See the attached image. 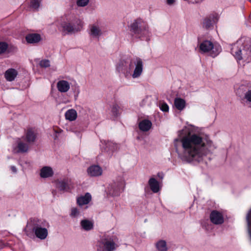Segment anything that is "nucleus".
<instances>
[{
  "label": "nucleus",
  "mask_w": 251,
  "mask_h": 251,
  "mask_svg": "<svg viewBox=\"0 0 251 251\" xmlns=\"http://www.w3.org/2000/svg\"><path fill=\"white\" fill-rule=\"evenodd\" d=\"M81 226L85 230H90L93 229L94 226L93 223L88 220H83L80 222Z\"/></svg>",
  "instance_id": "412c9836"
},
{
  "label": "nucleus",
  "mask_w": 251,
  "mask_h": 251,
  "mask_svg": "<svg viewBox=\"0 0 251 251\" xmlns=\"http://www.w3.org/2000/svg\"><path fill=\"white\" fill-rule=\"evenodd\" d=\"M11 169L12 171L14 173H16L17 172V169L14 166H11Z\"/></svg>",
  "instance_id": "c9c22d12"
},
{
  "label": "nucleus",
  "mask_w": 251,
  "mask_h": 251,
  "mask_svg": "<svg viewBox=\"0 0 251 251\" xmlns=\"http://www.w3.org/2000/svg\"><path fill=\"white\" fill-rule=\"evenodd\" d=\"M135 64V68L132 75L133 78L138 77L143 71V65L142 61L140 58H137Z\"/></svg>",
  "instance_id": "9d476101"
},
{
  "label": "nucleus",
  "mask_w": 251,
  "mask_h": 251,
  "mask_svg": "<svg viewBox=\"0 0 251 251\" xmlns=\"http://www.w3.org/2000/svg\"><path fill=\"white\" fill-rule=\"evenodd\" d=\"M151 126V123L149 120H143L139 123L140 129L144 131L149 130Z\"/></svg>",
  "instance_id": "4be33fe9"
},
{
  "label": "nucleus",
  "mask_w": 251,
  "mask_h": 251,
  "mask_svg": "<svg viewBox=\"0 0 251 251\" xmlns=\"http://www.w3.org/2000/svg\"><path fill=\"white\" fill-rule=\"evenodd\" d=\"M57 188L60 191H68L72 188V182L70 179H64L57 184Z\"/></svg>",
  "instance_id": "9b49d317"
},
{
  "label": "nucleus",
  "mask_w": 251,
  "mask_h": 251,
  "mask_svg": "<svg viewBox=\"0 0 251 251\" xmlns=\"http://www.w3.org/2000/svg\"><path fill=\"white\" fill-rule=\"evenodd\" d=\"M212 21L209 18H205L203 21V27L208 29L210 28L212 25Z\"/></svg>",
  "instance_id": "a878e982"
},
{
  "label": "nucleus",
  "mask_w": 251,
  "mask_h": 251,
  "mask_svg": "<svg viewBox=\"0 0 251 251\" xmlns=\"http://www.w3.org/2000/svg\"><path fill=\"white\" fill-rule=\"evenodd\" d=\"M25 39L28 43H36L40 41L41 36L39 34H29L25 37Z\"/></svg>",
  "instance_id": "2eb2a0df"
},
{
  "label": "nucleus",
  "mask_w": 251,
  "mask_h": 251,
  "mask_svg": "<svg viewBox=\"0 0 251 251\" xmlns=\"http://www.w3.org/2000/svg\"><path fill=\"white\" fill-rule=\"evenodd\" d=\"M18 75V72L14 69H8L4 74L5 79L8 81H12L15 79Z\"/></svg>",
  "instance_id": "ddd939ff"
},
{
  "label": "nucleus",
  "mask_w": 251,
  "mask_h": 251,
  "mask_svg": "<svg viewBox=\"0 0 251 251\" xmlns=\"http://www.w3.org/2000/svg\"><path fill=\"white\" fill-rule=\"evenodd\" d=\"M147 26V25L142 20L137 19L130 25V31L139 35L143 30L146 29Z\"/></svg>",
  "instance_id": "0eeeda50"
},
{
  "label": "nucleus",
  "mask_w": 251,
  "mask_h": 251,
  "mask_svg": "<svg viewBox=\"0 0 251 251\" xmlns=\"http://www.w3.org/2000/svg\"><path fill=\"white\" fill-rule=\"evenodd\" d=\"M90 34L95 37H97L101 34V31L100 28L95 25L90 26Z\"/></svg>",
  "instance_id": "b1692460"
},
{
  "label": "nucleus",
  "mask_w": 251,
  "mask_h": 251,
  "mask_svg": "<svg viewBox=\"0 0 251 251\" xmlns=\"http://www.w3.org/2000/svg\"><path fill=\"white\" fill-rule=\"evenodd\" d=\"M91 200V195L87 193L84 196L79 197L77 199V203L79 205L88 204Z\"/></svg>",
  "instance_id": "dca6fc26"
},
{
  "label": "nucleus",
  "mask_w": 251,
  "mask_h": 251,
  "mask_svg": "<svg viewBox=\"0 0 251 251\" xmlns=\"http://www.w3.org/2000/svg\"><path fill=\"white\" fill-rule=\"evenodd\" d=\"M251 2V0H249Z\"/></svg>",
  "instance_id": "58836bf2"
},
{
  "label": "nucleus",
  "mask_w": 251,
  "mask_h": 251,
  "mask_svg": "<svg viewBox=\"0 0 251 251\" xmlns=\"http://www.w3.org/2000/svg\"><path fill=\"white\" fill-rule=\"evenodd\" d=\"M211 143H211V141H210L209 142H208V143H207V144H209V146H211Z\"/></svg>",
  "instance_id": "e433bc0d"
},
{
  "label": "nucleus",
  "mask_w": 251,
  "mask_h": 251,
  "mask_svg": "<svg viewBox=\"0 0 251 251\" xmlns=\"http://www.w3.org/2000/svg\"><path fill=\"white\" fill-rule=\"evenodd\" d=\"M77 117L76 111L74 109H70L66 111L65 113V118L70 121L75 120Z\"/></svg>",
  "instance_id": "aec40b11"
},
{
  "label": "nucleus",
  "mask_w": 251,
  "mask_h": 251,
  "mask_svg": "<svg viewBox=\"0 0 251 251\" xmlns=\"http://www.w3.org/2000/svg\"><path fill=\"white\" fill-rule=\"evenodd\" d=\"M8 48V45L4 42H0V54L4 53Z\"/></svg>",
  "instance_id": "cd10ccee"
},
{
  "label": "nucleus",
  "mask_w": 251,
  "mask_h": 251,
  "mask_svg": "<svg viewBox=\"0 0 251 251\" xmlns=\"http://www.w3.org/2000/svg\"><path fill=\"white\" fill-rule=\"evenodd\" d=\"M149 184L151 189L154 193H157L159 191L158 182L154 178H151L149 181Z\"/></svg>",
  "instance_id": "a211bd4d"
},
{
  "label": "nucleus",
  "mask_w": 251,
  "mask_h": 251,
  "mask_svg": "<svg viewBox=\"0 0 251 251\" xmlns=\"http://www.w3.org/2000/svg\"><path fill=\"white\" fill-rule=\"evenodd\" d=\"M28 225L31 226L33 231L37 238L41 240H44L48 236V229L46 228L42 227L44 225V222L41 220L36 218L31 219Z\"/></svg>",
  "instance_id": "7ed1b4c3"
},
{
  "label": "nucleus",
  "mask_w": 251,
  "mask_h": 251,
  "mask_svg": "<svg viewBox=\"0 0 251 251\" xmlns=\"http://www.w3.org/2000/svg\"><path fill=\"white\" fill-rule=\"evenodd\" d=\"M119 110V106L117 105H114L112 108V112L113 114L116 115L117 114V112Z\"/></svg>",
  "instance_id": "473e14b6"
},
{
  "label": "nucleus",
  "mask_w": 251,
  "mask_h": 251,
  "mask_svg": "<svg viewBox=\"0 0 251 251\" xmlns=\"http://www.w3.org/2000/svg\"><path fill=\"white\" fill-rule=\"evenodd\" d=\"M211 222L215 225H220L224 223V217L221 213L216 210H213L210 215Z\"/></svg>",
  "instance_id": "1a4fd4ad"
},
{
  "label": "nucleus",
  "mask_w": 251,
  "mask_h": 251,
  "mask_svg": "<svg viewBox=\"0 0 251 251\" xmlns=\"http://www.w3.org/2000/svg\"><path fill=\"white\" fill-rule=\"evenodd\" d=\"M53 174V172L52 169L50 167H43L40 172V176L43 178L50 177Z\"/></svg>",
  "instance_id": "f3484780"
},
{
  "label": "nucleus",
  "mask_w": 251,
  "mask_h": 251,
  "mask_svg": "<svg viewBox=\"0 0 251 251\" xmlns=\"http://www.w3.org/2000/svg\"><path fill=\"white\" fill-rule=\"evenodd\" d=\"M57 88L59 92L65 93L70 89V84L67 81L59 80L57 83Z\"/></svg>",
  "instance_id": "f8f14e48"
},
{
  "label": "nucleus",
  "mask_w": 251,
  "mask_h": 251,
  "mask_svg": "<svg viewBox=\"0 0 251 251\" xmlns=\"http://www.w3.org/2000/svg\"><path fill=\"white\" fill-rule=\"evenodd\" d=\"M78 214V211L76 208H73L72 209L71 215L73 216H75Z\"/></svg>",
  "instance_id": "72a5a7b5"
},
{
  "label": "nucleus",
  "mask_w": 251,
  "mask_h": 251,
  "mask_svg": "<svg viewBox=\"0 0 251 251\" xmlns=\"http://www.w3.org/2000/svg\"><path fill=\"white\" fill-rule=\"evenodd\" d=\"M156 246L159 251H167V250L166 243L164 240L158 241L156 243Z\"/></svg>",
  "instance_id": "393cba45"
},
{
  "label": "nucleus",
  "mask_w": 251,
  "mask_h": 251,
  "mask_svg": "<svg viewBox=\"0 0 251 251\" xmlns=\"http://www.w3.org/2000/svg\"><path fill=\"white\" fill-rule=\"evenodd\" d=\"M89 2V0H77V4L80 6H84L86 5Z\"/></svg>",
  "instance_id": "c85d7f7f"
},
{
  "label": "nucleus",
  "mask_w": 251,
  "mask_h": 251,
  "mask_svg": "<svg viewBox=\"0 0 251 251\" xmlns=\"http://www.w3.org/2000/svg\"><path fill=\"white\" fill-rule=\"evenodd\" d=\"M116 248L115 239L113 237L104 235L100 242L98 251H113Z\"/></svg>",
  "instance_id": "39448f33"
},
{
  "label": "nucleus",
  "mask_w": 251,
  "mask_h": 251,
  "mask_svg": "<svg viewBox=\"0 0 251 251\" xmlns=\"http://www.w3.org/2000/svg\"><path fill=\"white\" fill-rule=\"evenodd\" d=\"M245 98L250 102H251V90H249L245 94Z\"/></svg>",
  "instance_id": "2f4dec72"
},
{
  "label": "nucleus",
  "mask_w": 251,
  "mask_h": 251,
  "mask_svg": "<svg viewBox=\"0 0 251 251\" xmlns=\"http://www.w3.org/2000/svg\"><path fill=\"white\" fill-rule=\"evenodd\" d=\"M17 148L18 151H17L18 152H25L27 151L28 146L27 144L24 143L22 141L19 140L18 141Z\"/></svg>",
  "instance_id": "5701e85b"
},
{
  "label": "nucleus",
  "mask_w": 251,
  "mask_h": 251,
  "mask_svg": "<svg viewBox=\"0 0 251 251\" xmlns=\"http://www.w3.org/2000/svg\"><path fill=\"white\" fill-rule=\"evenodd\" d=\"M231 51L237 59L251 62V39L242 37L232 46Z\"/></svg>",
  "instance_id": "f03ea898"
},
{
  "label": "nucleus",
  "mask_w": 251,
  "mask_h": 251,
  "mask_svg": "<svg viewBox=\"0 0 251 251\" xmlns=\"http://www.w3.org/2000/svg\"><path fill=\"white\" fill-rule=\"evenodd\" d=\"M58 28L63 34L72 33L76 31L70 20L66 17L61 18Z\"/></svg>",
  "instance_id": "423d86ee"
},
{
  "label": "nucleus",
  "mask_w": 251,
  "mask_h": 251,
  "mask_svg": "<svg viewBox=\"0 0 251 251\" xmlns=\"http://www.w3.org/2000/svg\"><path fill=\"white\" fill-rule=\"evenodd\" d=\"M175 2V0H167V3L168 4H172L174 3Z\"/></svg>",
  "instance_id": "f704fd0d"
},
{
  "label": "nucleus",
  "mask_w": 251,
  "mask_h": 251,
  "mask_svg": "<svg viewBox=\"0 0 251 251\" xmlns=\"http://www.w3.org/2000/svg\"><path fill=\"white\" fill-rule=\"evenodd\" d=\"M161 110L164 112H168L169 111V106L166 103H162L160 105Z\"/></svg>",
  "instance_id": "c756f323"
},
{
  "label": "nucleus",
  "mask_w": 251,
  "mask_h": 251,
  "mask_svg": "<svg viewBox=\"0 0 251 251\" xmlns=\"http://www.w3.org/2000/svg\"><path fill=\"white\" fill-rule=\"evenodd\" d=\"M200 50L203 53L208 52L209 54L214 57L216 56L221 51V47L208 40L202 42L200 45Z\"/></svg>",
  "instance_id": "20e7f679"
},
{
  "label": "nucleus",
  "mask_w": 251,
  "mask_h": 251,
  "mask_svg": "<svg viewBox=\"0 0 251 251\" xmlns=\"http://www.w3.org/2000/svg\"><path fill=\"white\" fill-rule=\"evenodd\" d=\"M40 64L41 67H48L50 66V61L48 60H42Z\"/></svg>",
  "instance_id": "7c9ffc66"
},
{
  "label": "nucleus",
  "mask_w": 251,
  "mask_h": 251,
  "mask_svg": "<svg viewBox=\"0 0 251 251\" xmlns=\"http://www.w3.org/2000/svg\"><path fill=\"white\" fill-rule=\"evenodd\" d=\"M88 173L89 175L93 176H97L101 175L102 170L99 166L94 165L91 166L88 169Z\"/></svg>",
  "instance_id": "4468645a"
},
{
  "label": "nucleus",
  "mask_w": 251,
  "mask_h": 251,
  "mask_svg": "<svg viewBox=\"0 0 251 251\" xmlns=\"http://www.w3.org/2000/svg\"><path fill=\"white\" fill-rule=\"evenodd\" d=\"M26 235H28V236L29 235V234L28 233H26Z\"/></svg>",
  "instance_id": "4c0bfd02"
},
{
  "label": "nucleus",
  "mask_w": 251,
  "mask_h": 251,
  "mask_svg": "<svg viewBox=\"0 0 251 251\" xmlns=\"http://www.w3.org/2000/svg\"><path fill=\"white\" fill-rule=\"evenodd\" d=\"M30 6L31 8L37 9L40 6V1L38 0H31Z\"/></svg>",
  "instance_id": "bb28decb"
},
{
  "label": "nucleus",
  "mask_w": 251,
  "mask_h": 251,
  "mask_svg": "<svg viewBox=\"0 0 251 251\" xmlns=\"http://www.w3.org/2000/svg\"><path fill=\"white\" fill-rule=\"evenodd\" d=\"M178 139L181 143L183 154L186 159L191 160L201 157L203 149L206 146L203 138L200 135L191 133L186 127L178 132Z\"/></svg>",
  "instance_id": "f257e3e1"
},
{
  "label": "nucleus",
  "mask_w": 251,
  "mask_h": 251,
  "mask_svg": "<svg viewBox=\"0 0 251 251\" xmlns=\"http://www.w3.org/2000/svg\"><path fill=\"white\" fill-rule=\"evenodd\" d=\"M37 132L34 128L29 127L25 131V137H23L28 144L33 143L36 138Z\"/></svg>",
  "instance_id": "6e6552de"
},
{
  "label": "nucleus",
  "mask_w": 251,
  "mask_h": 251,
  "mask_svg": "<svg viewBox=\"0 0 251 251\" xmlns=\"http://www.w3.org/2000/svg\"><path fill=\"white\" fill-rule=\"evenodd\" d=\"M174 104L177 109L181 111L185 108L186 102L182 99L176 98L174 100Z\"/></svg>",
  "instance_id": "6ab92c4d"
}]
</instances>
